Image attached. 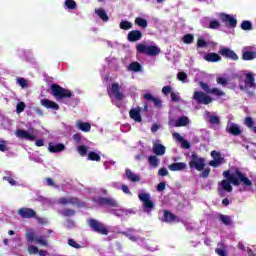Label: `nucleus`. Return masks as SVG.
I'll use <instances>...</instances> for the list:
<instances>
[{
    "mask_svg": "<svg viewBox=\"0 0 256 256\" xmlns=\"http://www.w3.org/2000/svg\"><path fill=\"white\" fill-rule=\"evenodd\" d=\"M142 69L143 67L139 62H131L128 66V70L134 71V73H139V71H141Z\"/></svg>",
    "mask_w": 256,
    "mask_h": 256,
    "instance_id": "nucleus-32",
    "label": "nucleus"
},
{
    "mask_svg": "<svg viewBox=\"0 0 256 256\" xmlns=\"http://www.w3.org/2000/svg\"><path fill=\"white\" fill-rule=\"evenodd\" d=\"M97 205H99L100 207H111V208L119 207V203H117V200L111 197H98Z\"/></svg>",
    "mask_w": 256,
    "mask_h": 256,
    "instance_id": "nucleus-8",
    "label": "nucleus"
},
{
    "mask_svg": "<svg viewBox=\"0 0 256 256\" xmlns=\"http://www.w3.org/2000/svg\"><path fill=\"white\" fill-rule=\"evenodd\" d=\"M129 116L133 121H136V123H141L143 119L141 118V108H133L129 111Z\"/></svg>",
    "mask_w": 256,
    "mask_h": 256,
    "instance_id": "nucleus-19",
    "label": "nucleus"
},
{
    "mask_svg": "<svg viewBox=\"0 0 256 256\" xmlns=\"http://www.w3.org/2000/svg\"><path fill=\"white\" fill-rule=\"evenodd\" d=\"M25 237H26L27 241L30 243H33V241H34L38 245H41V247L49 246V241H47V239H45V236H35V232H33V230L28 231L25 234Z\"/></svg>",
    "mask_w": 256,
    "mask_h": 256,
    "instance_id": "nucleus-5",
    "label": "nucleus"
},
{
    "mask_svg": "<svg viewBox=\"0 0 256 256\" xmlns=\"http://www.w3.org/2000/svg\"><path fill=\"white\" fill-rule=\"evenodd\" d=\"M77 127L80 131H84V133H89V131H91V124L87 122H80L77 124Z\"/></svg>",
    "mask_w": 256,
    "mask_h": 256,
    "instance_id": "nucleus-36",
    "label": "nucleus"
},
{
    "mask_svg": "<svg viewBox=\"0 0 256 256\" xmlns=\"http://www.w3.org/2000/svg\"><path fill=\"white\" fill-rule=\"evenodd\" d=\"M210 173H211V168H203L202 173L200 174V177H202V179H207Z\"/></svg>",
    "mask_w": 256,
    "mask_h": 256,
    "instance_id": "nucleus-52",
    "label": "nucleus"
},
{
    "mask_svg": "<svg viewBox=\"0 0 256 256\" xmlns=\"http://www.w3.org/2000/svg\"><path fill=\"white\" fill-rule=\"evenodd\" d=\"M218 219L219 221H221V223H223V225H226L227 227L233 224V222L231 221V216L229 215L219 214Z\"/></svg>",
    "mask_w": 256,
    "mask_h": 256,
    "instance_id": "nucleus-30",
    "label": "nucleus"
},
{
    "mask_svg": "<svg viewBox=\"0 0 256 256\" xmlns=\"http://www.w3.org/2000/svg\"><path fill=\"white\" fill-rule=\"evenodd\" d=\"M226 132L230 135H233L234 137H239L243 131H241V128L238 124L229 122L226 126Z\"/></svg>",
    "mask_w": 256,
    "mask_h": 256,
    "instance_id": "nucleus-15",
    "label": "nucleus"
},
{
    "mask_svg": "<svg viewBox=\"0 0 256 256\" xmlns=\"http://www.w3.org/2000/svg\"><path fill=\"white\" fill-rule=\"evenodd\" d=\"M28 253L29 255H37V253H39V248H37V246H29Z\"/></svg>",
    "mask_w": 256,
    "mask_h": 256,
    "instance_id": "nucleus-53",
    "label": "nucleus"
},
{
    "mask_svg": "<svg viewBox=\"0 0 256 256\" xmlns=\"http://www.w3.org/2000/svg\"><path fill=\"white\" fill-rule=\"evenodd\" d=\"M3 181H8V183H10V185H12V186L17 185V181H15V179L11 178V176H4Z\"/></svg>",
    "mask_w": 256,
    "mask_h": 256,
    "instance_id": "nucleus-56",
    "label": "nucleus"
},
{
    "mask_svg": "<svg viewBox=\"0 0 256 256\" xmlns=\"http://www.w3.org/2000/svg\"><path fill=\"white\" fill-rule=\"evenodd\" d=\"M64 5L71 11L77 9V2H75V0H65Z\"/></svg>",
    "mask_w": 256,
    "mask_h": 256,
    "instance_id": "nucleus-41",
    "label": "nucleus"
},
{
    "mask_svg": "<svg viewBox=\"0 0 256 256\" xmlns=\"http://www.w3.org/2000/svg\"><path fill=\"white\" fill-rule=\"evenodd\" d=\"M125 173H126V179L128 181H131V183H139V181H141V176H139V174L133 173L131 169L127 168L125 170Z\"/></svg>",
    "mask_w": 256,
    "mask_h": 256,
    "instance_id": "nucleus-20",
    "label": "nucleus"
},
{
    "mask_svg": "<svg viewBox=\"0 0 256 256\" xmlns=\"http://www.w3.org/2000/svg\"><path fill=\"white\" fill-rule=\"evenodd\" d=\"M209 95H215V97H225V92L219 88H212Z\"/></svg>",
    "mask_w": 256,
    "mask_h": 256,
    "instance_id": "nucleus-39",
    "label": "nucleus"
},
{
    "mask_svg": "<svg viewBox=\"0 0 256 256\" xmlns=\"http://www.w3.org/2000/svg\"><path fill=\"white\" fill-rule=\"evenodd\" d=\"M219 55L225 57V59H231V61H239V56L235 51L231 50L230 48H222L219 50Z\"/></svg>",
    "mask_w": 256,
    "mask_h": 256,
    "instance_id": "nucleus-14",
    "label": "nucleus"
},
{
    "mask_svg": "<svg viewBox=\"0 0 256 256\" xmlns=\"http://www.w3.org/2000/svg\"><path fill=\"white\" fill-rule=\"evenodd\" d=\"M16 135L20 139H28V141H35V135L30 134L27 130H16Z\"/></svg>",
    "mask_w": 256,
    "mask_h": 256,
    "instance_id": "nucleus-21",
    "label": "nucleus"
},
{
    "mask_svg": "<svg viewBox=\"0 0 256 256\" xmlns=\"http://www.w3.org/2000/svg\"><path fill=\"white\" fill-rule=\"evenodd\" d=\"M204 60L208 63H218V61H221V56L215 52L207 53L204 56Z\"/></svg>",
    "mask_w": 256,
    "mask_h": 256,
    "instance_id": "nucleus-24",
    "label": "nucleus"
},
{
    "mask_svg": "<svg viewBox=\"0 0 256 256\" xmlns=\"http://www.w3.org/2000/svg\"><path fill=\"white\" fill-rule=\"evenodd\" d=\"M244 125L248 127V129H251L253 133H256L255 120L251 117H246L244 119Z\"/></svg>",
    "mask_w": 256,
    "mask_h": 256,
    "instance_id": "nucleus-29",
    "label": "nucleus"
},
{
    "mask_svg": "<svg viewBox=\"0 0 256 256\" xmlns=\"http://www.w3.org/2000/svg\"><path fill=\"white\" fill-rule=\"evenodd\" d=\"M177 79H178V81H182V83H185L187 81V73L178 72Z\"/></svg>",
    "mask_w": 256,
    "mask_h": 256,
    "instance_id": "nucleus-50",
    "label": "nucleus"
},
{
    "mask_svg": "<svg viewBox=\"0 0 256 256\" xmlns=\"http://www.w3.org/2000/svg\"><path fill=\"white\" fill-rule=\"evenodd\" d=\"M135 25H138V27H142V29H147V20L142 17H137L134 20Z\"/></svg>",
    "mask_w": 256,
    "mask_h": 256,
    "instance_id": "nucleus-35",
    "label": "nucleus"
},
{
    "mask_svg": "<svg viewBox=\"0 0 256 256\" xmlns=\"http://www.w3.org/2000/svg\"><path fill=\"white\" fill-rule=\"evenodd\" d=\"M219 17L220 21L225 23L228 29H235V27H237V19L233 18L230 14L221 13Z\"/></svg>",
    "mask_w": 256,
    "mask_h": 256,
    "instance_id": "nucleus-11",
    "label": "nucleus"
},
{
    "mask_svg": "<svg viewBox=\"0 0 256 256\" xmlns=\"http://www.w3.org/2000/svg\"><path fill=\"white\" fill-rule=\"evenodd\" d=\"M158 175H160V177H167V175H169V171H167L166 168H160Z\"/></svg>",
    "mask_w": 256,
    "mask_h": 256,
    "instance_id": "nucleus-60",
    "label": "nucleus"
},
{
    "mask_svg": "<svg viewBox=\"0 0 256 256\" xmlns=\"http://www.w3.org/2000/svg\"><path fill=\"white\" fill-rule=\"evenodd\" d=\"M148 163L151 165V167H159V159L157 156H149Z\"/></svg>",
    "mask_w": 256,
    "mask_h": 256,
    "instance_id": "nucleus-42",
    "label": "nucleus"
},
{
    "mask_svg": "<svg viewBox=\"0 0 256 256\" xmlns=\"http://www.w3.org/2000/svg\"><path fill=\"white\" fill-rule=\"evenodd\" d=\"M245 87L249 89H255L256 84H255V77L253 76V73H247L246 78L244 80Z\"/></svg>",
    "mask_w": 256,
    "mask_h": 256,
    "instance_id": "nucleus-22",
    "label": "nucleus"
},
{
    "mask_svg": "<svg viewBox=\"0 0 256 256\" xmlns=\"http://www.w3.org/2000/svg\"><path fill=\"white\" fill-rule=\"evenodd\" d=\"M97 15L104 23H107V21H109V15H107V11H105V9L98 8Z\"/></svg>",
    "mask_w": 256,
    "mask_h": 256,
    "instance_id": "nucleus-31",
    "label": "nucleus"
},
{
    "mask_svg": "<svg viewBox=\"0 0 256 256\" xmlns=\"http://www.w3.org/2000/svg\"><path fill=\"white\" fill-rule=\"evenodd\" d=\"M211 157L214 160H211L208 164L210 165V167H214L217 168L220 165H223V163H225V158H223V156H221V152H217L215 150H213L211 152Z\"/></svg>",
    "mask_w": 256,
    "mask_h": 256,
    "instance_id": "nucleus-12",
    "label": "nucleus"
},
{
    "mask_svg": "<svg viewBox=\"0 0 256 256\" xmlns=\"http://www.w3.org/2000/svg\"><path fill=\"white\" fill-rule=\"evenodd\" d=\"M89 226L93 229V231H97V220L90 219L89 220Z\"/></svg>",
    "mask_w": 256,
    "mask_h": 256,
    "instance_id": "nucleus-59",
    "label": "nucleus"
},
{
    "mask_svg": "<svg viewBox=\"0 0 256 256\" xmlns=\"http://www.w3.org/2000/svg\"><path fill=\"white\" fill-rule=\"evenodd\" d=\"M18 215L22 219H37V212L31 208L22 207L18 210Z\"/></svg>",
    "mask_w": 256,
    "mask_h": 256,
    "instance_id": "nucleus-13",
    "label": "nucleus"
},
{
    "mask_svg": "<svg viewBox=\"0 0 256 256\" xmlns=\"http://www.w3.org/2000/svg\"><path fill=\"white\" fill-rule=\"evenodd\" d=\"M171 91H173V88H171V86H164L162 88V93L164 95H169V93L171 94Z\"/></svg>",
    "mask_w": 256,
    "mask_h": 256,
    "instance_id": "nucleus-61",
    "label": "nucleus"
},
{
    "mask_svg": "<svg viewBox=\"0 0 256 256\" xmlns=\"http://www.w3.org/2000/svg\"><path fill=\"white\" fill-rule=\"evenodd\" d=\"M242 59L243 61H253V59H256V51H244Z\"/></svg>",
    "mask_w": 256,
    "mask_h": 256,
    "instance_id": "nucleus-27",
    "label": "nucleus"
},
{
    "mask_svg": "<svg viewBox=\"0 0 256 256\" xmlns=\"http://www.w3.org/2000/svg\"><path fill=\"white\" fill-rule=\"evenodd\" d=\"M97 233H100V235H109V227L101 222H97Z\"/></svg>",
    "mask_w": 256,
    "mask_h": 256,
    "instance_id": "nucleus-28",
    "label": "nucleus"
},
{
    "mask_svg": "<svg viewBox=\"0 0 256 256\" xmlns=\"http://www.w3.org/2000/svg\"><path fill=\"white\" fill-rule=\"evenodd\" d=\"M216 81L218 85H227L229 83L227 78H223V77H218Z\"/></svg>",
    "mask_w": 256,
    "mask_h": 256,
    "instance_id": "nucleus-57",
    "label": "nucleus"
},
{
    "mask_svg": "<svg viewBox=\"0 0 256 256\" xmlns=\"http://www.w3.org/2000/svg\"><path fill=\"white\" fill-rule=\"evenodd\" d=\"M162 221L164 223H179V218L175 214L171 213V211L164 210Z\"/></svg>",
    "mask_w": 256,
    "mask_h": 256,
    "instance_id": "nucleus-17",
    "label": "nucleus"
},
{
    "mask_svg": "<svg viewBox=\"0 0 256 256\" xmlns=\"http://www.w3.org/2000/svg\"><path fill=\"white\" fill-rule=\"evenodd\" d=\"M68 245H70V247H73L74 249H81V244L77 243L75 241V239H68Z\"/></svg>",
    "mask_w": 256,
    "mask_h": 256,
    "instance_id": "nucleus-48",
    "label": "nucleus"
},
{
    "mask_svg": "<svg viewBox=\"0 0 256 256\" xmlns=\"http://www.w3.org/2000/svg\"><path fill=\"white\" fill-rule=\"evenodd\" d=\"M77 151H78L79 155H81V157H85L87 155L88 149H87V146L80 145V146H78Z\"/></svg>",
    "mask_w": 256,
    "mask_h": 256,
    "instance_id": "nucleus-45",
    "label": "nucleus"
},
{
    "mask_svg": "<svg viewBox=\"0 0 256 256\" xmlns=\"http://www.w3.org/2000/svg\"><path fill=\"white\" fill-rule=\"evenodd\" d=\"M138 198L140 201L143 202V207L146 211H151L153 207H155V204L151 200V194L149 193H140L138 195Z\"/></svg>",
    "mask_w": 256,
    "mask_h": 256,
    "instance_id": "nucleus-10",
    "label": "nucleus"
},
{
    "mask_svg": "<svg viewBox=\"0 0 256 256\" xmlns=\"http://www.w3.org/2000/svg\"><path fill=\"white\" fill-rule=\"evenodd\" d=\"M25 102H19L17 105H16V113H23L25 111Z\"/></svg>",
    "mask_w": 256,
    "mask_h": 256,
    "instance_id": "nucleus-49",
    "label": "nucleus"
},
{
    "mask_svg": "<svg viewBox=\"0 0 256 256\" xmlns=\"http://www.w3.org/2000/svg\"><path fill=\"white\" fill-rule=\"evenodd\" d=\"M215 253L219 256H227V251L221 248H216Z\"/></svg>",
    "mask_w": 256,
    "mask_h": 256,
    "instance_id": "nucleus-62",
    "label": "nucleus"
},
{
    "mask_svg": "<svg viewBox=\"0 0 256 256\" xmlns=\"http://www.w3.org/2000/svg\"><path fill=\"white\" fill-rule=\"evenodd\" d=\"M48 150L50 151V153H61V151H65V144H63V143H58V144L49 143Z\"/></svg>",
    "mask_w": 256,
    "mask_h": 256,
    "instance_id": "nucleus-23",
    "label": "nucleus"
},
{
    "mask_svg": "<svg viewBox=\"0 0 256 256\" xmlns=\"http://www.w3.org/2000/svg\"><path fill=\"white\" fill-rule=\"evenodd\" d=\"M199 87H201V89L203 90V91H205V93L207 94V95H209V93H211V87H209V84H207V83H205V82H203V81H200L199 82Z\"/></svg>",
    "mask_w": 256,
    "mask_h": 256,
    "instance_id": "nucleus-43",
    "label": "nucleus"
},
{
    "mask_svg": "<svg viewBox=\"0 0 256 256\" xmlns=\"http://www.w3.org/2000/svg\"><path fill=\"white\" fill-rule=\"evenodd\" d=\"M223 177H225L227 180H222L218 183L217 191L219 195H223V191L231 193V191H233V186H231V183L234 185V187H239L241 183L245 187H253V182L239 169H236L233 174H231V171L225 170L223 172Z\"/></svg>",
    "mask_w": 256,
    "mask_h": 256,
    "instance_id": "nucleus-1",
    "label": "nucleus"
},
{
    "mask_svg": "<svg viewBox=\"0 0 256 256\" xmlns=\"http://www.w3.org/2000/svg\"><path fill=\"white\" fill-rule=\"evenodd\" d=\"M209 29H219L221 27V22L217 20H211L209 22Z\"/></svg>",
    "mask_w": 256,
    "mask_h": 256,
    "instance_id": "nucleus-46",
    "label": "nucleus"
},
{
    "mask_svg": "<svg viewBox=\"0 0 256 256\" xmlns=\"http://www.w3.org/2000/svg\"><path fill=\"white\" fill-rule=\"evenodd\" d=\"M51 95H53L57 101H61L63 99H71V97H73V92H71L69 89L61 87L58 84H52Z\"/></svg>",
    "mask_w": 256,
    "mask_h": 256,
    "instance_id": "nucleus-2",
    "label": "nucleus"
},
{
    "mask_svg": "<svg viewBox=\"0 0 256 256\" xmlns=\"http://www.w3.org/2000/svg\"><path fill=\"white\" fill-rule=\"evenodd\" d=\"M58 203L60 205H74L75 207H86L85 202L79 200L77 197H62L59 198Z\"/></svg>",
    "mask_w": 256,
    "mask_h": 256,
    "instance_id": "nucleus-7",
    "label": "nucleus"
},
{
    "mask_svg": "<svg viewBox=\"0 0 256 256\" xmlns=\"http://www.w3.org/2000/svg\"><path fill=\"white\" fill-rule=\"evenodd\" d=\"M209 123H211V125H219V123H221V119L217 115H211L209 117Z\"/></svg>",
    "mask_w": 256,
    "mask_h": 256,
    "instance_id": "nucleus-44",
    "label": "nucleus"
},
{
    "mask_svg": "<svg viewBox=\"0 0 256 256\" xmlns=\"http://www.w3.org/2000/svg\"><path fill=\"white\" fill-rule=\"evenodd\" d=\"M183 43L186 45H191L195 41V36L193 34H185L182 38Z\"/></svg>",
    "mask_w": 256,
    "mask_h": 256,
    "instance_id": "nucleus-38",
    "label": "nucleus"
},
{
    "mask_svg": "<svg viewBox=\"0 0 256 256\" xmlns=\"http://www.w3.org/2000/svg\"><path fill=\"white\" fill-rule=\"evenodd\" d=\"M17 83L18 85H20V87H22V89H25V87H27V80L25 78H18Z\"/></svg>",
    "mask_w": 256,
    "mask_h": 256,
    "instance_id": "nucleus-55",
    "label": "nucleus"
},
{
    "mask_svg": "<svg viewBox=\"0 0 256 256\" xmlns=\"http://www.w3.org/2000/svg\"><path fill=\"white\" fill-rule=\"evenodd\" d=\"M127 39L130 43L141 41L143 39V33L139 30H131L127 35Z\"/></svg>",
    "mask_w": 256,
    "mask_h": 256,
    "instance_id": "nucleus-16",
    "label": "nucleus"
},
{
    "mask_svg": "<svg viewBox=\"0 0 256 256\" xmlns=\"http://www.w3.org/2000/svg\"><path fill=\"white\" fill-rule=\"evenodd\" d=\"M144 99H145L146 101H153L155 107H161V105H162L161 99L155 98V97H154L153 95H151L150 93L144 94Z\"/></svg>",
    "mask_w": 256,
    "mask_h": 256,
    "instance_id": "nucleus-26",
    "label": "nucleus"
},
{
    "mask_svg": "<svg viewBox=\"0 0 256 256\" xmlns=\"http://www.w3.org/2000/svg\"><path fill=\"white\" fill-rule=\"evenodd\" d=\"M192 99L199 105H209L213 103V98L203 91H195Z\"/></svg>",
    "mask_w": 256,
    "mask_h": 256,
    "instance_id": "nucleus-6",
    "label": "nucleus"
},
{
    "mask_svg": "<svg viewBox=\"0 0 256 256\" xmlns=\"http://www.w3.org/2000/svg\"><path fill=\"white\" fill-rule=\"evenodd\" d=\"M203 47H207V41H205V39H203V38H199L197 40V48L203 49Z\"/></svg>",
    "mask_w": 256,
    "mask_h": 256,
    "instance_id": "nucleus-51",
    "label": "nucleus"
},
{
    "mask_svg": "<svg viewBox=\"0 0 256 256\" xmlns=\"http://www.w3.org/2000/svg\"><path fill=\"white\" fill-rule=\"evenodd\" d=\"M189 124V118L187 116H182L178 118L176 122V127H187Z\"/></svg>",
    "mask_w": 256,
    "mask_h": 256,
    "instance_id": "nucleus-34",
    "label": "nucleus"
},
{
    "mask_svg": "<svg viewBox=\"0 0 256 256\" xmlns=\"http://www.w3.org/2000/svg\"><path fill=\"white\" fill-rule=\"evenodd\" d=\"M62 215L63 217H73V215H75V210L69 208L64 209L62 211Z\"/></svg>",
    "mask_w": 256,
    "mask_h": 256,
    "instance_id": "nucleus-47",
    "label": "nucleus"
},
{
    "mask_svg": "<svg viewBox=\"0 0 256 256\" xmlns=\"http://www.w3.org/2000/svg\"><path fill=\"white\" fill-rule=\"evenodd\" d=\"M241 29L243 31H251V29H253V24L249 20H244L241 23Z\"/></svg>",
    "mask_w": 256,
    "mask_h": 256,
    "instance_id": "nucleus-40",
    "label": "nucleus"
},
{
    "mask_svg": "<svg viewBox=\"0 0 256 256\" xmlns=\"http://www.w3.org/2000/svg\"><path fill=\"white\" fill-rule=\"evenodd\" d=\"M172 136H173V138L176 139V141H178L179 143H181V142L184 140L183 136H181V134H179V132H174V133L172 134Z\"/></svg>",
    "mask_w": 256,
    "mask_h": 256,
    "instance_id": "nucleus-58",
    "label": "nucleus"
},
{
    "mask_svg": "<svg viewBox=\"0 0 256 256\" xmlns=\"http://www.w3.org/2000/svg\"><path fill=\"white\" fill-rule=\"evenodd\" d=\"M119 27L123 31H129V29H133V23H131L127 20H122L119 24Z\"/></svg>",
    "mask_w": 256,
    "mask_h": 256,
    "instance_id": "nucleus-37",
    "label": "nucleus"
},
{
    "mask_svg": "<svg viewBox=\"0 0 256 256\" xmlns=\"http://www.w3.org/2000/svg\"><path fill=\"white\" fill-rule=\"evenodd\" d=\"M170 97L171 101H173L174 103H179V101H181V97L175 94V92H171Z\"/></svg>",
    "mask_w": 256,
    "mask_h": 256,
    "instance_id": "nucleus-54",
    "label": "nucleus"
},
{
    "mask_svg": "<svg viewBox=\"0 0 256 256\" xmlns=\"http://www.w3.org/2000/svg\"><path fill=\"white\" fill-rule=\"evenodd\" d=\"M169 171H183L187 169V163L185 162H176L168 165Z\"/></svg>",
    "mask_w": 256,
    "mask_h": 256,
    "instance_id": "nucleus-25",
    "label": "nucleus"
},
{
    "mask_svg": "<svg viewBox=\"0 0 256 256\" xmlns=\"http://www.w3.org/2000/svg\"><path fill=\"white\" fill-rule=\"evenodd\" d=\"M189 167L190 169H196V171H203L205 169V158L193 152L190 156Z\"/></svg>",
    "mask_w": 256,
    "mask_h": 256,
    "instance_id": "nucleus-4",
    "label": "nucleus"
},
{
    "mask_svg": "<svg viewBox=\"0 0 256 256\" xmlns=\"http://www.w3.org/2000/svg\"><path fill=\"white\" fill-rule=\"evenodd\" d=\"M88 159L89 161H97V152H89Z\"/></svg>",
    "mask_w": 256,
    "mask_h": 256,
    "instance_id": "nucleus-63",
    "label": "nucleus"
},
{
    "mask_svg": "<svg viewBox=\"0 0 256 256\" xmlns=\"http://www.w3.org/2000/svg\"><path fill=\"white\" fill-rule=\"evenodd\" d=\"M41 105L46 109H53L54 111H59V104L53 102L47 98H44L40 101Z\"/></svg>",
    "mask_w": 256,
    "mask_h": 256,
    "instance_id": "nucleus-18",
    "label": "nucleus"
},
{
    "mask_svg": "<svg viewBox=\"0 0 256 256\" xmlns=\"http://www.w3.org/2000/svg\"><path fill=\"white\" fill-rule=\"evenodd\" d=\"M164 189H165V182H160V183L157 185V191L162 192Z\"/></svg>",
    "mask_w": 256,
    "mask_h": 256,
    "instance_id": "nucleus-64",
    "label": "nucleus"
},
{
    "mask_svg": "<svg viewBox=\"0 0 256 256\" xmlns=\"http://www.w3.org/2000/svg\"><path fill=\"white\" fill-rule=\"evenodd\" d=\"M137 53H144V55H148V57H157L160 55L161 48L155 45L146 46L145 44H138L136 46Z\"/></svg>",
    "mask_w": 256,
    "mask_h": 256,
    "instance_id": "nucleus-3",
    "label": "nucleus"
},
{
    "mask_svg": "<svg viewBox=\"0 0 256 256\" xmlns=\"http://www.w3.org/2000/svg\"><path fill=\"white\" fill-rule=\"evenodd\" d=\"M109 95H113L117 101H123L125 99V94H123V91H121V86L119 83H112Z\"/></svg>",
    "mask_w": 256,
    "mask_h": 256,
    "instance_id": "nucleus-9",
    "label": "nucleus"
},
{
    "mask_svg": "<svg viewBox=\"0 0 256 256\" xmlns=\"http://www.w3.org/2000/svg\"><path fill=\"white\" fill-rule=\"evenodd\" d=\"M153 151L155 155H165V146H163L162 144H154Z\"/></svg>",
    "mask_w": 256,
    "mask_h": 256,
    "instance_id": "nucleus-33",
    "label": "nucleus"
}]
</instances>
